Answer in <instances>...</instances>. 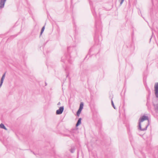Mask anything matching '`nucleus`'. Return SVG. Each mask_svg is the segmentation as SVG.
<instances>
[{"instance_id":"nucleus-7","label":"nucleus","mask_w":158,"mask_h":158,"mask_svg":"<svg viewBox=\"0 0 158 158\" xmlns=\"http://www.w3.org/2000/svg\"><path fill=\"white\" fill-rule=\"evenodd\" d=\"M81 120H82V119L81 118H79L76 124V128L75 129H73V130H72L71 131V132L72 133V132H74V131H75V130H77L78 129V128L77 127L78 126H79V125H80L81 124Z\"/></svg>"},{"instance_id":"nucleus-10","label":"nucleus","mask_w":158,"mask_h":158,"mask_svg":"<svg viewBox=\"0 0 158 158\" xmlns=\"http://www.w3.org/2000/svg\"><path fill=\"white\" fill-rule=\"evenodd\" d=\"M146 106L148 107V109H150L151 108V106L150 104V98H147V103Z\"/></svg>"},{"instance_id":"nucleus-30","label":"nucleus","mask_w":158,"mask_h":158,"mask_svg":"<svg viewBox=\"0 0 158 158\" xmlns=\"http://www.w3.org/2000/svg\"><path fill=\"white\" fill-rule=\"evenodd\" d=\"M66 136H68V137H69L70 136V135H66Z\"/></svg>"},{"instance_id":"nucleus-28","label":"nucleus","mask_w":158,"mask_h":158,"mask_svg":"<svg viewBox=\"0 0 158 158\" xmlns=\"http://www.w3.org/2000/svg\"><path fill=\"white\" fill-rule=\"evenodd\" d=\"M69 76V73L67 74H66V77H68Z\"/></svg>"},{"instance_id":"nucleus-1","label":"nucleus","mask_w":158,"mask_h":158,"mask_svg":"<svg viewBox=\"0 0 158 158\" xmlns=\"http://www.w3.org/2000/svg\"><path fill=\"white\" fill-rule=\"evenodd\" d=\"M91 10L95 19V30L94 40L95 44L97 45H98L100 44L102 40V37H101L100 39V37L99 36V33H100L102 31V26L101 21L98 19L97 18L95 8L93 7H91Z\"/></svg>"},{"instance_id":"nucleus-2","label":"nucleus","mask_w":158,"mask_h":158,"mask_svg":"<svg viewBox=\"0 0 158 158\" xmlns=\"http://www.w3.org/2000/svg\"><path fill=\"white\" fill-rule=\"evenodd\" d=\"M67 54H65L64 56L62 57L61 61L65 63L67 60L69 63L71 64L72 62L70 58H74L77 55L76 49L75 46H69L67 47Z\"/></svg>"},{"instance_id":"nucleus-11","label":"nucleus","mask_w":158,"mask_h":158,"mask_svg":"<svg viewBox=\"0 0 158 158\" xmlns=\"http://www.w3.org/2000/svg\"><path fill=\"white\" fill-rule=\"evenodd\" d=\"M153 5H155L157 7H158V0H152Z\"/></svg>"},{"instance_id":"nucleus-34","label":"nucleus","mask_w":158,"mask_h":158,"mask_svg":"<svg viewBox=\"0 0 158 158\" xmlns=\"http://www.w3.org/2000/svg\"><path fill=\"white\" fill-rule=\"evenodd\" d=\"M33 153L35 155V153H34V152H33Z\"/></svg>"},{"instance_id":"nucleus-26","label":"nucleus","mask_w":158,"mask_h":158,"mask_svg":"<svg viewBox=\"0 0 158 158\" xmlns=\"http://www.w3.org/2000/svg\"><path fill=\"white\" fill-rule=\"evenodd\" d=\"M99 124L100 126H101L102 125V123L101 122H99Z\"/></svg>"},{"instance_id":"nucleus-18","label":"nucleus","mask_w":158,"mask_h":158,"mask_svg":"<svg viewBox=\"0 0 158 158\" xmlns=\"http://www.w3.org/2000/svg\"><path fill=\"white\" fill-rule=\"evenodd\" d=\"M75 150V148L74 147H72L71 148V149H70V152L72 153H73L74 152Z\"/></svg>"},{"instance_id":"nucleus-23","label":"nucleus","mask_w":158,"mask_h":158,"mask_svg":"<svg viewBox=\"0 0 158 158\" xmlns=\"http://www.w3.org/2000/svg\"><path fill=\"white\" fill-rule=\"evenodd\" d=\"M75 137L74 135L73 134L72 135V136L70 137V138L72 139L73 140H74V138H75Z\"/></svg>"},{"instance_id":"nucleus-14","label":"nucleus","mask_w":158,"mask_h":158,"mask_svg":"<svg viewBox=\"0 0 158 158\" xmlns=\"http://www.w3.org/2000/svg\"><path fill=\"white\" fill-rule=\"evenodd\" d=\"M147 89H148L147 91L148 92V95L147 96V98H150V96L151 94V90L149 88H148Z\"/></svg>"},{"instance_id":"nucleus-16","label":"nucleus","mask_w":158,"mask_h":158,"mask_svg":"<svg viewBox=\"0 0 158 158\" xmlns=\"http://www.w3.org/2000/svg\"><path fill=\"white\" fill-rule=\"evenodd\" d=\"M5 75H6V72L5 73L2 75V77H1V81H0V82H3V81H4V79L5 78Z\"/></svg>"},{"instance_id":"nucleus-21","label":"nucleus","mask_w":158,"mask_h":158,"mask_svg":"<svg viewBox=\"0 0 158 158\" xmlns=\"http://www.w3.org/2000/svg\"><path fill=\"white\" fill-rule=\"evenodd\" d=\"M124 0H119V1H120V6H121L122 5V4H123V2H124Z\"/></svg>"},{"instance_id":"nucleus-12","label":"nucleus","mask_w":158,"mask_h":158,"mask_svg":"<svg viewBox=\"0 0 158 158\" xmlns=\"http://www.w3.org/2000/svg\"><path fill=\"white\" fill-rule=\"evenodd\" d=\"M146 77H143V81L144 85L145 86L146 90L147 91H148L147 88H148V85H147V82H146Z\"/></svg>"},{"instance_id":"nucleus-6","label":"nucleus","mask_w":158,"mask_h":158,"mask_svg":"<svg viewBox=\"0 0 158 158\" xmlns=\"http://www.w3.org/2000/svg\"><path fill=\"white\" fill-rule=\"evenodd\" d=\"M84 106V103L83 102H81L80 105V106L79 107V108L78 110L77 111V116H79L80 113L81 112V111L83 109Z\"/></svg>"},{"instance_id":"nucleus-20","label":"nucleus","mask_w":158,"mask_h":158,"mask_svg":"<svg viewBox=\"0 0 158 158\" xmlns=\"http://www.w3.org/2000/svg\"><path fill=\"white\" fill-rule=\"evenodd\" d=\"M112 98H113V97H112L111 98V105L115 109H116V107H115V106L114 104V102H113L112 100Z\"/></svg>"},{"instance_id":"nucleus-8","label":"nucleus","mask_w":158,"mask_h":158,"mask_svg":"<svg viewBox=\"0 0 158 158\" xmlns=\"http://www.w3.org/2000/svg\"><path fill=\"white\" fill-rule=\"evenodd\" d=\"M64 110V106H62L59 107V109L57 110L56 111V114H60L63 112Z\"/></svg>"},{"instance_id":"nucleus-4","label":"nucleus","mask_w":158,"mask_h":158,"mask_svg":"<svg viewBox=\"0 0 158 158\" xmlns=\"http://www.w3.org/2000/svg\"><path fill=\"white\" fill-rule=\"evenodd\" d=\"M155 94L156 97L152 98V103L154 106L156 115L158 117V82L155 84L154 85Z\"/></svg>"},{"instance_id":"nucleus-27","label":"nucleus","mask_w":158,"mask_h":158,"mask_svg":"<svg viewBox=\"0 0 158 158\" xmlns=\"http://www.w3.org/2000/svg\"><path fill=\"white\" fill-rule=\"evenodd\" d=\"M60 102H59L58 103V104H57V105H60Z\"/></svg>"},{"instance_id":"nucleus-25","label":"nucleus","mask_w":158,"mask_h":158,"mask_svg":"<svg viewBox=\"0 0 158 158\" xmlns=\"http://www.w3.org/2000/svg\"><path fill=\"white\" fill-rule=\"evenodd\" d=\"M89 1L90 5H91L92 4V2L90 0H89Z\"/></svg>"},{"instance_id":"nucleus-15","label":"nucleus","mask_w":158,"mask_h":158,"mask_svg":"<svg viewBox=\"0 0 158 158\" xmlns=\"http://www.w3.org/2000/svg\"><path fill=\"white\" fill-rule=\"evenodd\" d=\"M5 75H6V72L5 73L2 75V77H1V81H0V82H3V81H4V79L5 78Z\"/></svg>"},{"instance_id":"nucleus-17","label":"nucleus","mask_w":158,"mask_h":158,"mask_svg":"<svg viewBox=\"0 0 158 158\" xmlns=\"http://www.w3.org/2000/svg\"><path fill=\"white\" fill-rule=\"evenodd\" d=\"M45 26H44L42 27V28L41 29V32H40V37L42 35V33L44 32V29H45Z\"/></svg>"},{"instance_id":"nucleus-31","label":"nucleus","mask_w":158,"mask_h":158,"mask_svg":"<svg viewBox=\"0 0 158 158\" xmlns=\"http://www.w3.org/2000/svg\"><path fill=\"white\" fill-rule=\"evenodd\" d=\"M45 85H47V83L46 82H45Z\"/></svg>"},{"instance_id":"nucleus-13","label":"nucleus","mask_w":158,"mask_h":158,"mask_svg":"<svg viewBox=\"0 0 158 158\" xmlns=\"http://www.w3.org/2000/svg\"><path fill=\"white\" fill-rule=\"evenodd\" d=\"M0 128H2V129H5L6 130H7V129L6 127L2 123H1L0 124Z\"/></svg>"},{"instance_id":"nucleus-24","label":"nucleus","mask_w":158,"mask_h":158,"mask_svg":"<svg viewBox=\"0 0 158 158\" xmlns=\"http://www.w3.org/2000/svg\"><path fill=\"white\" fill-rule=\"evenodd\" d=\"M2 84H3V82H0V88L2 86Z\"/></svg>"},{"instance_id":"nucleus-33","label":"nucleus","mask_w":158,"mask_h":158,"mask_svg":"<svg viewBox=\"0 0 158 158\" xmlns=\"http://www.w3.org/2000/svg\"><path fill=\"white\" fill-rule=\"evenodd\" d=\"M44 52V55H45V52H44H44Z\"/></svg>"},{"instance_id":"nucleus-5","label":"nucleus","mask_w":158,"mask_h":158,"mask_svg":"<svg viewBox=\"0 0 158 158\" xmlns=\"http://www.w3.org/2000/svg\"><path fill=\"white\" fill-rule=\"evenodd\" d=\"M89 73V69L86 68H84L82 71L81 73V75L83 76L84 75L87 76Z\"/></svg>"},{"instance_id":"nucleus-3","label":"nucleus","mask_w":158,"mask_h":158,"mask_svg":"<svg viewBox=\"0 0 158 158\" xmlns=\"http://www.w3.org/2000/svg\"><path fill=\"white\" fill-rule=\"evenodd\" d=\"M150 123L148 116L143 115L139 119L138 129L141 131L146 130Z\"/></svg>"},{"instance_id":"nucleus-29","label":"nucleus","mask_w":158,"mask_h":158,"mask_svg":"<svg viewBox=\"0 0 158 158\" xmlns=\"http://www.w3.org/2000/svg\"><path fill=\"white\" fill-rule=\"evenodd\" d=\"M75 31H76V25H75Z\"/></svg>"},{"instance_id":"nucleus-9","label":"nucleus","mask_w":158,"mask_h":158,"mask_svg":"<svg viewBox=\"0 0 158 158\" xmlns=\"http://www.w3.org/2000/svg\"><path fill=\"white\" fill-rule=\"evenodd\" d=\"M6 0H0V9L4 8L5 3Z\"/></svg>"},{"instance_id":"nucleus-19","label":"nucleus","mask_w":158,"mask_h":158,"mask_svg":"<svg viewBox=\"0 0 158 158\" xmlns=\"http://www.w3.org/2000/svg\"><path fill=\"white\" fill-rule=\"evenodd\" d=\"M17 35H12L10 37L8 38L7 39L8 40H9L12 39L16 37Z\"/></svg>"},{"instance_id":"nucleus-35","label":"nucleus","mask_w":158,"mask_h":158,"mask_svg":"<svg viewBox=\"0 0 158 158\" xmlns=\"http://www.w3.org/2000/svg\"><path fill=\"white\" fill-rule=\"evenodd\" d=\"M141 152V154H143V153H142Z\"/></svg>"},{"instance_id":"nucleus-32","label":"nucleus","mask_w":158,"mask_h":158,"mask_svg":"<svg viewBox=\"0 0 158 158\" xmlns=\"http://www.w3.org/2000/svg\"><path fill=\"white\" fill-rule=\"evenodd\" d=\"M151 39H152V37L150 39V41H151Z\"/></svg>"},{"instance_id":"nucleus-22","label":"nucleus","mask_w":158,"mask_h":158,"mask_svg":"<svg viewBox=\"0 0 158 158\" xmlns=\"http://www.w3.org/2000/svg\"><path fill=\"white\" fill-rule=\"evenodd\" d=\"M91 49H92V48H91L89 49V52L88 54V55H87L86 56V57H85V59H86V58L87 57V56H88V55H89V53H90V52H91Z\"/></svg>"}]
</instances>
